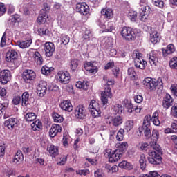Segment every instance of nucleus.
Returning a JSON list of instances; mask_svg holds the SVG:
<instances>
[{
	"label": "nucleus",
	"mask_w": 177,
	"mask_h": 177,
	"mask_svg": "<svg viewBox=\"0 0 177 177\" xmlns=\"http://www.w3.org/2000/svg\"><path fill=\"white\" fill-rule=\"evenodd\" d=\"M158 140V131L154 130L152 131L151 141L150 142V146L155 151H149L148 154L149 157L147 158V160L150 164L153 165H158L161 164L162 158L161 156L162 154V150L160 145L157 144Z\"/></svg>",
	"instance_id": "obj_1"
},
{
	"label": "nucleus",
	"mask_w": 177,
	"mask_h": 177,
	"mask_svg": "<svg viewBox=\"0 0 177 177\" xmlns=\"http://www.w3.org/2000/svg\"><path fill=\"white\" fill-rule=\"evenodd\" d=\"M142 84L144 86H146L147 89H150V91H154L156 89V86L159 85L160 86H162V79L159 77L158 81L153 80L151 77H146L143 80Z\"/></svg>",
	"instance_id": "obj_2"
},
{
	"label": "nucleus",
	"mask_w": 177,
	"mask_h": 177,
	"mask_svg": "<svg viewBox=\"0 0 177 177\" xmlns=\"http://www.w3.org/2000/svg\"><path fill=\"white\" fill-rule=\"evenodd\" d=\"M121 35L126 41H135L136 33L131 28L124 27L121 30Z\"/></svg>",
	"instance_id": "obj_3"
},
{
	"label": "nucleus",
	"mask_w": 177,
	"mask_h": 177,
	"mask_svg": "<svg viewBox=\"0 0 177 177\" xmlns=\"http://www.w3.org/2000/svg\"><path fill=\"white\" fill-rule=\"evenodd\" d=\"M104 154L106 157H109V162H117L122 157V153L120 150H115L111 153V149H106Z\"/></svg>",
	"instance_id": "obj_4"
},
{
	"label": "nucleus",
	"mask_w": 177,
	"mask_h": 177,
	"mask_svg": "<svg viewBox=\"0 0 177 177\" xmlns=\"http://www.w3.org/2000/svg\"><path fill=\"white\" fill-rule=\"evenodd\" d=\"M71 77L70 76V73L68 71H60L57 73V80L60 84H63L66 85V84H68L70 82Z\"/></svg>",
	"instance_id": "obj_5"
},
{
	"label": "nucleus",
	"mask_w": 177,
	"mask_h": 177,
	"mask_svg": "<svg viewBox=\"0 0 177 177\" xmlns=\"http://www.w3.org/2000/svg\"><path fill=\"white\" fill-rule=\"evenodd\" d=\"M37 91L40 97H44L48 91V83L44 80L40 81L37 86Z\"/></svg>",
	"instance_id": "obj_6"
},
{
	"label": "nucleus",
	"mask_w": 177,
	"mask_h": 177,
	"mask_svg": "<svg viewBox=\"0 0 177 177\" xmlns=\"http://www.w3.org/2000/svg\"><path fill=\"white\" fill-rule=\"evenodd\" d=\"M75 116L77 120H84L86 117V109L84 105H78L75 109Z\"/></svg>",
	"instance_id": "obj_7"
},
{
	"label": "nucleus",
	"mask_w": 177,
	"mask_h": 177,
	"mask_svg": "<svg viewBox=\"0 0 177 177\" xmlns=\"http://www.w3.org/2000/svg\"><path fill=\"white\" fill-rule=\"evenodd\" d=\"M113 94L111 93V88L110 87L105 88L104 91L101 93V101L104 106L109 103V98L111 99Z\"/></svg>",
	"instance_id": "obj_8"
},
{
	"label": "nucleus",
	"mask_w": 177,
	"mask_h": 177,
	"mask_svg": "<svg viewBox=\"0 0 177 177\" xmlns=\"http://www.w3.org/2000/svg\"><path fill=\"white\" fill-rule=\"evenodd\" d=\"M75 9L77 13H80L83 16H86L89 13V6L86 5V3H77Z\"/></svg>",
	"instance_id": "obj_9"
},
{
	"label": "nucleus",
	"mask_w": 177,
	"mask_h": 177,
	"mask_svg": "<svg viewBox=\"0 0 177 177\" xmlns=\"http://www.w3.org/2000/svg\"><path fill=\"white\" fill-rule=\"evenodd\" d=\"M22 77H23L25 82L28 83L30 81H34V80H35V77H37V75H35V72H34V71L30 70V69H26L23 72Z\"/></svg>",
	"instance_id": "obj_10"
},
{
	"label": "nucleus",
	"mask_w": 177,
	"mask_h": 177,
	"mask_svg": "<svg viewBox=\"0 0 177 177\" xmlns=\"http://www.w3.org/2000/svg\"><path fill=\"white\" fill-rule=\"evenodd\" d=\"M12 78V74L9 70H3L0 72V82L5 85Z\"/></svg>",
	"instance_id": "obj_11"
},
{
	"label": "nucleus",
	"mask_w": 177,
	"mask_h": 177,
	"mask_svg": "<svg viewBox=\"0 0 177 177\" xmlns=\"http://www.w3.org/2000/svg\"><path fill=\"white\" fill-rule=\"evenodd\" d=\"M55 44L52 42H46L44 44V52L46 57H50L53 56L55 53Z\"/></svg>",
	"instance_id": "obj_12"
},
{
	"label": "nucleus",
	"mask_w": 177,
	"mask_h": 177,
	"mask_svg": "<svg viewBox=\"0 0 177 177\" xmlns=\"http://www.w3.org/2000/svg\"><path fill=\"white\" fill-rule=\"evenodd\" d=\"M150 12H151V8H150L149 6H145L144 8H141L140 11V19L141 21H146V20H147Z\"/></svg>",
	"instance_id": "obj_13"
},
{
	"label": "nucleus",
	"mask_w": 177,
	"mask_h": 177,
	"mask_svg": "<svg viewBox=\"0 0 177 177\" xmlns=\"http://www.w3.org/2000/svg\"><path fill=\"white\" fill-rule=\"evenodd\" d=\"M17 122H18L17 118H11L4 122V125L10 131H13V129H15V128L17 127Z\"/></svg>",
	"instance_id": "obj_14"
},
{
	"label": "nucleus",
	"mask_w": 177,
	"mask_h": 177,
	"mask_svg": "<svg viewBox=\"0 0 177 177\" xmlns=\"http://www.w3.org/2000/svg\"><path fill=\"white\" fill-rule=\"evenodd\" d=\"M174 104V100L169 94H166L163 98L162 106L164 109H168Z\"/></svg>",
	"instance_id": "obj_15"
},
{
	"label": "nucleus",
	"mask_w": 177,
	"mask_h": 177,
	"mask_svg": "<svg viewBox=\"0 0 177 177\" xmlns=\"http://www.w3.org/2000/svg\"><path fill=\"white\" fill-rule=\"evenodd\" d=\"M60 132H62V126L54 124L50 129L49 136H50V138H55V136H56V135Z\"/></svg>",
	"instance_id": "obj_16"
},
{
	"label": "nucleus",
	"mask_w": 177,
	"mask_h": 177,
	"mask_svg": "<svg viewBox=\"0 0 177 177\" xmlns=\"http://www.w3.org/2000/svg\"><path fill=\"white\" fill-rule=\"evenodd\" d=\"M17 59V52L15 50H10L6 54V60L10 63L15 62Z\"/></svg>",
	"instance_id": "obj_17"
},
{
	"label": "nucleus",
	"mask_w": 177,
	"mask_h": 177,
	"mask_svg": "<svg viewBox=\"0 0 177 177\" xmlns=\"http://www.w3.org/2000/svg\"><path fill=\"white\" fill-rule=\"evenodd\" d=\"M59 107L62 110L64 111H68V113L73 111V104L68 100H64L62 102L60 103Z\"/></svg>",
	"instance_id": "obj_18"
},
{
	"label": "nucleus",
	"mask_w": 177,
	"mask_h": 177,
	"mask_svg": "<svg viewBox=\"0 0 177 177\" xmlns=\"http://www.w3.org/2000/svg\"><path fill=\"white\" fill-rule=\"evenodd\" d=\"M134 66L136 68L145 70V68H146V66H147V62L144 60L143 58L136 59L134 61Z\"/></svg>",
	"instance_id": "obj_19"
},
{
	"label": "nucleus",
	"mask_w": 177,
	"mask_h": 177,
	"mask_svg": "<svg viewBox=\"0 0 177 177\" xmlns=\"http://www.w3.org/2000/svg\"><path fill=\"white\" fill-rule=\"evenodd\" d=\"M162 51L163 56L167 57L175 52V46L172 44H169L165 48H162Z\"/></svg>",
	"instance_id": "obj_20"
},
{
	"label": "nucleus",
	"mask_w": 177,
	"mask_h": 177,
	"mask_svg": "<svg viewBox=\"0 0 177 177\" xmlns=\"http://www.w3.org/2000/svg\"><path fill=\"white\" fill-rule=\"evenodd\" d=\"M148 59L149 60L151 66H156L158 63V57H157V54H156L154 51H151L149 54Z\"/></svg>",
	"instance_id": "obj_21"
},
{
	"label": "nucleus",
	"mask_w": 177,
	"mask_h": 177,
	"mask_svg": "<svg viewBox=\"0 0 177 177\" xmlns=\"http://www.w3.org/2000/svg\"><path fill=\"white\" fill-rule=\"evenodd\" d=\"M32 44V39H28L17 42L18 46L21 49H26L27 48H30Z\"/></svg>",
	"instance_id": "obj_22"
},
{
	"label": "nucleus",
	"mask_w": 177,
	"mask_h": 177,
	"mask_svg": "<svg viewBox=\"0 0 177 177\" xmlns=\"http://www.w3.org/2000/svg\"><path fill=\"white\" fill-rule=\"evenodd\" d=\"M84 66L85 70H86V71H89L91 74H95V73H97V69L93 66V64L92 62H85Z\"/></svg>",
	"instance_id": "obj_23"
},
{
	"label": "nucleus",
	"mask_w": 177,
	"mask_h": 177,
	"mask_svg": "<svg viewBox=\"0 0 177 177\" xmlns=\"http://www.w3.org/2000/svg\"><path fill=\"white\" fill-rule=\"evenodd\" d=\"M32 57L37 64L41 65L42 63H44V59L42 58V55H41L39 52L34 50L32 52Z\"/></svg>",
	"instance_id": "obj_24"
},
{
	"label": "nucleus",
	"mask_w": 177,
	"mask_h": 177,
	"mask_svg": "<svg viewBox=\"0 0 177 177\" xmlns=\"http://www.w3.org/2000/svg\"><path fill=\"white\" fill-rule=\"evenodd\" d=\"M101 15L104 19H110L113 17V10L111 8H104L101 10Z\"/></svg>",
	"instance_id": "obj_25"
},
{
	"label": "nucleus",
	"mask_w": 177,
	"mask_h": 177,
	"mask_svg": "<svg viewBox=\"0 0 177 177\" xmlns=\"http://www.w3.org/2000/svg\"><path fill=\"white\" fill-rule=\"evenodd\" d=\"M47 151L52 157H56V156L59 155V148L53 145L48 146L47 147Z\"/></svg>",
	"instance_id": "obj_26"
},
{
	"label": "nucleus",
	"mask_w": 177,
	"mask_h": 177,
	"mask_svg": "<svg viewBox=\"0 0 177 177\" xmlns=\"http://www.w3.org/2000/svg\"><path fill=\"white\" fill-rule=\"evenodd\" d=\"M160 39V34L157 30H153L151 34H150V40L152 44H156L157 42H158Z\"/></svg>",
	"instance_id": "obj_27"
},
{
	"label": "nucleus",
	"mask_w": 177,
	"mask_h": 177,
	"mask_svg": "<svg viewBox=\"0 0 177 177\" xmlns=\"http://www.w3.org/2000/svg\"><path fill=\"white\" fill-rule=\"evenodd\" d=\"M76 88H78V89H83V91H88V88H89V82L88 81L77 82Z\"/></svg>",
	"instance_id": "obj_28"
},
{
	"label": "nucleus",
	"mask_w": 177,
	"mask_h": 177,
	"mask_svg": "<svg viewBox=\"0 0 177 177\" xmlns=\"http://www.w3.org/2000/svg\"><path fill=\"white\" fill-rule=\"evenodd\" d=\"M24 160V156H23V153L21 152V151H17L14 157L13 162H15V164H19V162H22Z\"/></svg>",
	"instance_id": "obj_29"
},
{
	"label": "nucleus",
	"mask_w": 177,
	"mask_h": 177,
	"mask_svg": "<svg viewBox=\"0 0 177 177\" xmlns=\"http://www.w3.org/2000/svg\"><path fill=\"white\" fill-rule=\"evenodd\" d=\"M49 19V15L47 13L40 12L37 18V22L39 24H44L46 23V21Z\"/></svg>",
	"instance_id": "obj_30"
},
{
	"label": "nucleus",
	"mask_w": 177,
	"mask_h": 177,
	"mask_svg": "<svg viewBox=\"0 0 177 177\" xmlns=\"http://www.w3.org/2000/svg\"><path fill=\"white\" fill-rule=\"evenodd\" d=\"M31 128L33 131H40L42 129V122L39 121V120H37L36 121L33 122L31 124Z\"/></svg>",
	"instance_id": "obj_31"
},
{
	"label": "nucleus",
	"mask_w": 177,
	"mask_h": 177,
	"mask_svg": "<svg viewBox=\"0 0 177 177\" xmlns=\"http://www.w3.org/2000/svg\"><path fill=\"white\" fill-rule=\"evenodd\" d=\"M22 106H28L30 104V94L28 92H25L21 96Z\"/></svg>",
	"instance_id": "obj_32"
},
{
	"label": "nucleus",
	"mask_w": 177,
	"mask_h": 177,
	"mask_svg": "<svg viewBox=\"0 0 177 177\" xmlns=\"http://www.w3.org/2000/svg\"><path fill=\"white\" fill-rule=\"evenodd\" d=\"M123 122L122 117L118 115L112 119V124L113 127H120Z\"/></svg>",
	"instance_id": "obj_33"
},
{
	"label": "nucleus",
	"mask_w": 177,
	"mask_h": 177,
	"mask_svg": "<svg viewBox=\"0 0 177 177\" xmlns=\"http://www.w3.org/2000/svg\"><path fill=\"white\" fill-rule=\"evenodd\" d=\"M118 165L120 168H122L123 169L131 170L133 168V166L131 163L125 160L122 161Z\"/></svg>",
	"instance_id": "obj_34"
},
{
	"label": "nucleus",
	"mask_w": 177,
	"mask_h": 177,
	"mask_svg": "<svg viewBox=\"0 0 177 177\" xmlns=\"http://www.w3.org/2000/svg\"><path fill=\"white\" fill-rule=\"evenodd\" d=\"M146 156H145V154H141L139 160V163L140 169L142 171H145V169H146Z\"/></svg>",
	"instance_id": "obj_35"
},
{
	"label": "nucleus",
	"mask_w": 177,
	"mask_h": 177,
	"mask_svg": "<svg viewBox=\"0 0 177 177\" xmlns=\"http://www.w3.org/2000/svg\"><path fill=\"white\" fill-rule=\"evenodd\" d=\"M139 132L142 133V131H144V135L146 138H150L151 136V131L150 127H140L138 129Z\"/></svg>",
	"instance_id": "obj_36"
},
{
	"label": "nucleus",
	"mask_w": 177,
	"mask_h": 177,
	"mask_svg": "<svg viewBox=\"0 0 177 177\" xmlns=\"http://www.w3.org/2000/svg\"><path fill=\"white\" fill-rule=\"evenodd\" d=\"M118 146V149L116 150H119V153H123V151H125V150H127V149L128 148V143L127 142H124L122 143H118L117 145Z\"/></svg>",
	"instance_id": "obj_37"
},
{
	"label": "nucleus",
	"mask_w": 177,
	"mask_h": 177,
	"mask_svg": "<svg viewBox=\"0 0 177 177\" xmlns=\"http://www.w3.org/2000/svg\"><path fill=\"white\" fill-rule=\"evenodd\" d=\"M153 124H154L156 127H158L161 122L158 119V112L156 111L153 115L152 118H151Z\"/></svg>",
	"instance_id": "obj_38"
},
{
	"label": "nucleus",
	"mask_w": 177,
	"mask_h": 177,
	"mask_svg": "<svg viewBox=\"0 0 177 177\" xmlns=\"http://www.w3.org/2000/svg\"><path fill=\"white\" fill-rule=\"evenodd\" d=\"M25 120L28 122L35 121L37 120V115L35 113H28L25 115Z\"/></svg>",
	"instance_id": "obj_39"
},
{
	"label": "nucleus",
	"mask_w": 177,
	"mask_h": 177,
	"mask_svg": "<svg viewBox=\"0 0 177 177\" xmlns=\"http://www.w3.org/2000/svg\"><path fill=\"white\" fill-rule=\"evenodd\" d=\"M52 116L54 120V122H63V116L60 115L59 113L53 112Z\"/></svg>",
	"instance_id": "obj_40"
},
{
	"label": "nucleus",
	"mask_w": 177,
	"mask_h": 177,
	"mask_svg": "<svg viewBox=\"0 0 177 177\" xmlns=\"http://www.w3.org/2000/svg\"><path fill=\"white\" fill-rule=\"evenodd\" d=\"M128 17L131 21H136V17H138V12H136V11L130 10L128 12Z\"/></svg>",
	"instance_id": "obj_41"
},
{
	"label": "nucleus",
	"mask_w": 177,
	"mask_h": 177,
	"mask_svg": "<svg viewBox=\"0 0 177 177\" xmlns=\"http://www.w3.org/2000/svg\"><path fill=\"white\" fill-rule=\"evenodd\" d=\"M169 67L171 70H177V57H174L170 59Z\"/></svg>",
	"instance_id": "obj_42"
},
{
	"label": "nucleus",
	"mask_w": 177,
	"mask_h": 177,
	"mask_svg": "<svg viewBox=\"0 0 177 177\" xmlns=\"http://www.w3.org/2000/svg\"><path fill=\"white\" fill-rule=\"evenodd\" d=\"M113 111L115 114H122V111H124V107L121 104H115L113 106Z\"/></svg>",
	"instance_id": "obj_43"
},
{
	"label": "nucleus",
	"mask_w": 177,
	"mask_h": 177,
	"mask_svg": "<svg viewBox=\"0 0 177 177\" xmlns=\"http://www.w3.org/2000/svg\"><path fill=\"white\" fill-rule=\"evenodd\" d=\"M53 67H48L47 66H44L41 68V73L44 75H49L52 71H53Z\"/></svg>",
	"instance_id": "obj_44"
},
{
	"label": "nucleus",
	"mask_w": 177,
	"mask_h": 177,
	"mask_svg": "<svg viewBox=\"0 0 177 177\" xmlns=\"http://www.w3.org/2000/svg\"><path fill=\"white\" fill-rule=\"evenodd\" d=\"M99 109V103L95 100H92L88 105V110H95Z\"/></svg>",
	"instance_id": "obj_45"
},
{
	"label": "nucleus",
	"mask_w": 177,
	"mask_h": 177,
	"mask_svg": "<svg viewBox=\"0 0 177 177\" xmlns=\"http://www.w3.org/2000/svg\"><path fill=\"white\" fill-rule=\"evenodd\" d=\"M132 128H133V120H127L124 123L125 131H127V132H129Z\"/></svg>",
	"instance_id": "obj_46"
},
{
	"label": "nucleus",
	"mask_w": 177,
	"mask_h": 177,
	"mask_svg": "<svg viewBox=\"0 0 177 177\" xmlns=\"http://www.w3.org/2000/svg\"><path fill=\"white\" fill-rule=\"evenodd\" d=\"M124 132H125V130L124 129H120V130L118 131L116 139L119 142L124 140Z\"/></svg>",
	"instance_id": "obj_47"
},
{
	"label": "nucleus",
	"mask_w": 177,
	"mask_h": 177,
	"mask_svg": "<svg viewBox=\"0 0 177 177\" xmlns=\"http://www.w3.org/2000/svg\"><path fill=\"white\" fill-rule=\"evenodd\" d=\"M151 121V116L146 115L144 118L142 127H150V122Z\"/></svg>",
	"instance_id": "obj_48"
},
{
	"label": "nucleus",
	"mask_w": 177,
	"mask_h": 177,
	"mask_svg": "<svg viewBox=\"0 0 177 177\" xmlns=\"http://www.w3.org/2000/svg\"><path fill=\"white\" fill-rule=\"evenodd\" d=\"M139 177H160L157 171H149V174H141Z\"/></svg>",
	"instance_id": "obj_49"
},
{
	"label": "nucleus",
	"mask_w": 177,
	"mask_h": 177,
	"mask_svg": "<svg viewBox=\"0 0 177 177\" xmlns=\"http://www.w3.org/2000/svg\"><path fill=\"white\" fill-rule=\"evenodd\" d=\"M79 63L80 62H78V59H73L71 62V69L72 71H75V70L77 68H78Z\"/></svg>",
	"instance_id": "obj_50"
},
{
	"label": "nucleus",
	"mask_w": 177,
	"mask_h": 177,
	"mask_svg": "<svg viewBox=\"0 0 177 177\" xmlns=\"http://www.w3.org/2000/svg\"><path fill=\"white\" fill-rule=\"evenodd\" d=\"M152 2L155 6L162 9L164 8V1L162 0H152Z\"/></svg>",
	"instance_id": "obj_51"
},
{
	"label": "nucleus",
	"mask_w": 177,
	"mask_h": 177,
	"mask_svg": "<svg viewBox=\"0 0 177 177\" xmlns=\"http://www.w3.org/2000/svg\"><path fill=\"white\" fill-rule=\"evenodd\" d=\"M127 74L131 80H135L136 73L135 72V69H133V68H129Z\"/></svg>",
	"instance_id": "obj_52"
},
{
	"label": "nucleus",
	"mask_w": 177,
	"mask_h": 177,
	"mask_svg": "<svg viewBox=\"0 0 177 177\" xmlns=\"http://www.w3.org/2000/svg\"><path fill=\"white\" fill-rule=\"evenodd\" d=\"M90 112L92 117H94V118H96V117H100V114H102V112L99 109L90 110Z\"/></svg>",
	"instance_id": "obj_53"
},
{
	"label": "nucleus",
	"mask_w": 177,
	"mask_h": 177,
	"mask_svg": "<svg viewBox=\"0 0 177 177\" xmlns=\"http://www.w3.org/2000/svg\"><path fill=\"white\" fill-rule=\"evenodd\" d=\"M9 106L8 103H2L0 104V118L2 117V114H3V111H5Z\"/></svg>",
	"instance_id": "obj_54"
},
{
	"label": "nucleus",
	"mask_w": 177,
	"mask_h": 177,
	"mask_svg": "<svg viewBox=\"0 0 177 177\" xmlns=\"http://www.w3.org/2000/svg\"><path fill=\"white\" fill-rule=\"evenodd\" d=\"M103 80L104 81H105L108 86L114 85V84L115 83V82L114 81V79H109V77H107V76L106 75L103 77Z\"/></svg>",
	"instance_id": "obj_55"
},
{
	"label": "nucleus",
	"mask_w": 177,
	"mask_h": 177,
	"mask_svg": "<svg viewBox=\"0 0 177 177\" xmlns=\"http://www.w3.org/2000/svg\"><path fill=\"white\" fill-rule=\"evenodd\" d=\"M125 109H127V113H129V114H131L133 111L135 106H133V105L131 102H127L125 104Z\"/></svg>",
	"instance_id": "obj_56"
},
{
	"label": "nucleus",
	"mask_w": 177,
	"mask_h": 177,
	"mask_svg": "<svg viewBox=\"0 0 177 177\" xmlns=\"http://www.w3.org/2000/svg\"><path fill=\"white\" fill-rule=\"evenodd\" d=\"M62 44L64 45H67L70 42V37L66 35H62L61 37Z\"/></svg>",
	"instance_id": "obj_57"
},
{
	"label": "nucleus",
	"mask_w": 177,
	"mask_h": 177,
	"mask_svg": "<svg viewBox=\"0 0 177 177\" xmlns=\"http://www.w3.org/2000/svg\"><path fill=\"white\" fill-rule=\"evenodd\" d=\"M142 56L143 55L136 50L133 51L132 55V57L134 59V62L136 60V59H142Z\"/></svg>",
	"instance_id": "obj_58"
},
{
	"label": "nucleus",
	"mask_w": 177,
	"mask_h": 177,
	"mask_svg": "<svg viewBox=\"0 0 177 177\" xmlns=\"http://www.w3.org/2000/svg\"><path fill=\"white\" fill-rule=\"evenodd\" d=\"M170 114L175 118H177V104H174L171 107Z\"/></svg>",
	"instance_id": "obj_59"
},
{
	"label": "nucleus",
	"mask_w": 177,
	"mask_h": 177,
	"mask_svg": "<svg viewBox=\"0 0 177 177\" xmlns=\"http://www.w3.org/2000/svg\"><path fill=\"white\" fill-rule=\"evenodd\" d=\"M20 102H21V97H20L19 95L15 96L12 99V103L15 104V106L20 104Z\"/></svg>",
	"instance_id": "obj_60"
},
{
	"label": "nucleus",
	"mask_w": 177,
	"mask_h": 177,
	"mask_svg": "<svg viewBox=\"0 0 177 177\" xmlns=\"http://www.w3.org/2000/svg\"><path fill=\"white\" fill-rule=\"evenodd\" d=\"M76 173L78 175H84V176L86 175H89V170L88 169H83V170H77Z\"/></svg>",
	"instance_id": "obj_61"
},
{
	"label": "nucleus",
	"mask_w": 177,
	"mask_h": 177,
	"mask_svg": "<svg viewBox=\"0 0 177 177\" xmlns=\"http://www.w3.org/2000/svg\"><path fill=\"white\" fill-rule=\"evenodd\" d=\"M170 90L172 93L177 97V84H172L170 87Z\"/></svg>",
	"instance_id": "obj_62"
},
{
	"label": "nucleus",
	"mask_w": 177,
	"mask_h": 177,
	"mask_svg": "<svg viewBox=\"0 0 177 177\" xmlns=\"http://www.w3.org/2000/svg\"><path fill=\"white\" fill-rule=\"evenodd\" d=\"M171 130L174 133H176L177 132V121L175 120L173 123H171Z\"/></svg>",
	"instance_id": "obj_63"
},
{
	"label": "nucleus",
	"mask_w": 177,
	"mask_h": 177,
	"mask_svg": "<svg viewBox=\"0 0 177 177\" xmlns=\"http://www.w3.org/2000/svg\"><path fill=\"white\" fill-rule=\"evenodd\" d=\"M95 177H104V173L102 172L100 170H97L94 173Z\"/></svg>",
	"instance_id": "obj_64"
}]
</instances>
